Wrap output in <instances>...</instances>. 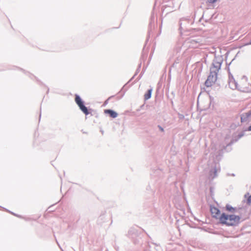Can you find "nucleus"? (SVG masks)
Segmentation results:
<instances>
[{
  "mask_svg": "<svg viewBox=\"0 0 251 251\" xmlns=\"http://www.w3.org/2000/svg\"><path fill=\"white\" fill-rule=\"evenodd\" d=\"M240 219L239 216L233 214L228 215L223 213L221 214L219 222L227 226H234L239 224Z\"/></svg>",
  "mask_w": 251,
  "mask_h": 251,
  "instance_id": "1",
  "label": "nucleus"
},
{
  "mask_svg": "<svg viewBox=\"0 0 251 251\" xmlns=\"http://www.w3.org/2000/svg\"><path fill=\"white\" fill-rule=\"evenodd\" d=\"M228 83L229 86L232 89L237 88L243 92H246L248 91V86L249 85V83L248 82L246 79H242L239 81V84H236L233 80L230 79Z\"/></svg>",
  "mask_w": 251,
  "mask_h": 251,
  "instance_id": "2",
  "label": "nucleus"
},
{
  "mask_svg": "<svg viewBox=\"0 0 251 251\" xmlns=\"http://www.w3.org/2000/svg\"><path fill=\"white\" fill-rule=\"evenodd\" d=\"M75 101L79 106L80 110L85 114L88 115L89 114L88 110L86 107H85L80 97L77 95L75 97Z\"/></svg>",
  "mask_w": 251,
  "mask_h": 251,
  "instance_id": "3",
  "label": "nucleus"
},
{
  "mask_svg": "<svg viewBox=\"0 0 251 251\" xmlns=\"http://www.w3.org/2000/svg\"><path fill=\"white\" fill-rule=\"evenodd\" d=\"M217 80V74L210 75L205 82L206 87L212 86Z\"/></svg>",
  "mask_w": 251,
  "mask_h": 251,
  "instance_id": "4",
  "label": "nucleus"
},
{
  "mask_svg": "<svg viewBox=\"0 0 251 251\" xmlns=\"http://www.w3.org/2000/svg\"><path fill=\"white\" fill-rule=\"evenodd\" d=\"M210 211L212 216L215 218L218 219L220 221V217L222 214L220 213V211L215 207H211L210 208Z\"/></svg>",
  "mask_w": 251,
  "mask_h": 251,
  "instance_id": "5",
  "label": "nucleus"
},
{
  "mask_svg": "<svg viewBox=\"0 0 251 251\" xmlns=\"http://www.w3.org/2000/svg\"><path fill=\"white\" fill-rule=\"evenodd\" d=\"M251 117V110L243 113L241 116V123H249L250 121V118Z\"/></svg>",
  "mask_w": 251,
  "mask_h": 251,
  "instance_id": "6",
  "label": "nucleus"
},
{
  "mask_svg": "<svg viewBox=\"0 0 251 251\" xmlns=\"http://www.w3.org/2000/svg\"><path fill=\"white\" fill-rule=\"evenodd\" d=\"M104 113L109 115V116L113 118H115L118 116V114L116 112L110 109L105 110Z\"/></svg>",
  "mask_w": 251,
  "mask_h": 251,
  "instance_id": "7",
  "label": "nucleus"
},
{
  "mask_svg": "<svg viewBox=\"0 0 251 251\" xmlns=\"http://www.w3.org/2000/svg\"><path fill=\"white\" fill-rule=\"evenodd\" d=\"M151 92H152L151 89L149 90L148 91L147 93L145 94L144 98H145V100H148L151 98Z\"/></svg>",
  "mask_w": 251,
  "mask_h": 251,
  "instance_id": "8",
  "label": "nucleus"
},
{
  "mask_svg": "<svg viewBox=\"0 0 251 251\" xmlns=\"http://www.w3.org/2000/svg\"><path fill=\"white\" fill-rule=\"evenodd\" d=\"M245 197L247 198L248 197L247 200V203L248 205H250L251 204V195L249 196V193L247 194H246L245 195Z\"/></svg>",
  "mask_w": 251,
  "mask_h": 251,
  "instance_id": "9",
  "label": "nucleus"
},
{
  "mask_svg": "<svg viewBox=\"0 0 251 251\" xmlns=\"http://www.w3.org/2000/svg\"><path fill=\"white\" fill-rule=\"evenodd\" d=\"M226 209L228 211H232V210H234V209L233 207L229 206H226Z\"/></svg>",
  "mask_w": 251,
  "mask_h": 251,
  "instance_id": "10",
  "label": "nucleus"
},
{
  "mask_svg": "<svg viewBox=\"0 0 251 251\" xmlns=\"http://www.w3.org/2000/svg\"><path fill=\"white\" fill-rule=\"evenodd\" d=\"M217 0H208V1L210 3H214Z\"/></svg>",
  "mask_w": 251,
  "mask_h": 251,
  "instance_id": "11",
  "label": "nucleus"
},
{
  "mask_svg": "<svg viewBox=\"0 0 251 251\" xmlns=\"http://www.w3.org/2000/svg\"><path fill=\"white\" fill-rule=\"evenodd\" d=\"M248 130L249 131H251V125L249 127Z\"/></svg>",
  "mask_w": 251,
  "mask_h": 251,
  "instance_id": "12",
  "label": "nucleus"
},
{
  "mask_svg": "<svg viewBox=\"0 0 251 251\" xmlns=\"http://www.w3.org/2000/svg\"><path fill=\"white\" fill-rule=\"evenodd\" d=\"M159 128H160V129L161 130V131H163V128H162L161 127H159Z\"/></svg>",
  "mask_w": 251,
  "mask_h": 251,
  "instance_id": "13",
  "label": "nucleus"
},
{
  "mask_svg": "<svg viewBox=\"0 0 251 251\" xmlns=\"http://www.w3.org/2000/svg\"><path fill=\"white\" fill-rule=\"evenodd\" d=\"M247 45H251V42L250 43L247 44Z\"/></svg>",
  "mask_w": 251,
  "mask_h": 251,
  "instance_id": "14",
  "label": "nucleus"
}]
</instances>
